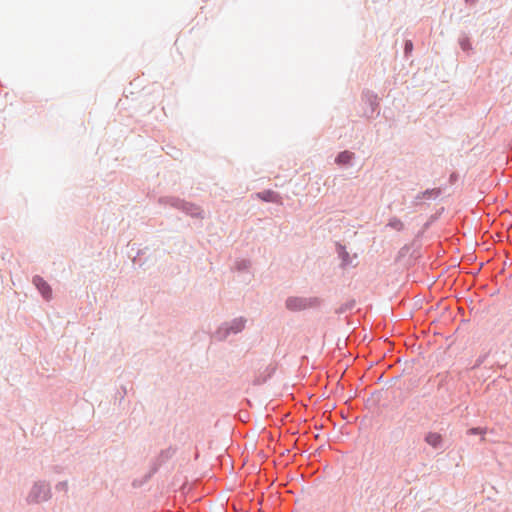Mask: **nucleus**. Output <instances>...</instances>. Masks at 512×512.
<instances>
[{"label": "nucleus", "instance_id": "obj_5", "mask_svg": "<svg viewBox=\"0 0 512 512\" xmlns=\"http://www.w3.org/2000/svg\"><path fill=\"white\" fill-rule=\"evenodd\" d=\"M425 441L432 447L434 448H437L441 442H442V437L440 434L438 433H429L427 434L426 438H425Z\"/></svg>", "mask_w": 512, "mask_h": 512}, {"label": "nucleus", "instance_id": "obj_6", "mask_svg": "<svg viewBox=\"0 0 512 512\" xmlns=\"http://www.w3.org/2000/svg\"><path fill=\"white\" fill-rule=\"evenodd\" d=\"M352 157H353V154H352L351 152H349V151H343V152H341V153L337 156V158H336V162H337L338 164H347V163H349V162L351 161Z\"/></svg>", "mask_w": 512, "mask_h": 512}, {"label": "nucleus", "instance_id": "obj_4", "mask_svg": "<svg viewBox=\"0 0 512 512\" xmlns=\"http://www.w3.org/2000/svg\"><path fill=\"white\" fill-rule=\"evenodd\" d=\"M257 197L266 202H278L280 197L273 191H264L257 194Z\"/></svg>", "mask_w": 512, "mask_h": 512}, {"label": "nucleus", "instance_id": "obj_8", "mask_svg": "<svg viewBox=\"0 0 512 512\" xmlns=\"http://www.w3.org/2000/svg\"><path fill=\"white\" fill-rule=\"evenodd\" d=\"M468 434H471V435L482 434V435H484L485 431L483 429H481V428H471L470 430H468Z\"/></svg>", "mask_w": 512, "mask_h": 512}, {"label": "nucleus", "instance_id": "obj_1", "mask_svg": "<svg viewBox=\"0 0 512 512\" xmlns=\"http://www.w3.org/2000/svg\"><path fill=\"white\" fill-rule=\"evenodd\" d=\"M290 310H303L311 306V302L303 298H289L286 302Z\"/></svg>", "mask_w": 512, "mask_h": 512}, {"label": "nucleus", "instance_id": "obj_3", "mask_svg": "<svg viewBox=\"0 0 512 512\" xmlns=\"http://www.w3.org/2000/svg\"><path fill=\"white\" fill-rule=\"evenodd\" d=\"M32 494L34 501L45 500L47 498V489L44 485L35 486Z\"/></svg>", "mask_w": 512, "mask_h": 512}, {"label": "nucleus", "instance_id": "obj_7", "mask_svg": "<svg viewBox=\"0 0 512 512\" xmlns=\"http://www.w3.org/2000/svg\"><path fill=\"white\" fill-rule=\"evenodd\" d=\"M389 226L396 230H401L403 228V223L399 219L394 218L390 220Z\"/></svg>", "mask_w": 512, "mask_h": 512}, {"label": "nucleus", "instance_id": "obj_9", "mask_svg": "<svg viewBox=\"0 0 512 512\" xmlns=\"http://www.w3.org/2000/svg\"><path fill=\"white\" fill-rule=\"evenodd\" d=\"M412 49V43L410 41H407L405 44V50L410 51Z\"/></svg>", "mask_w": 512, "mask_h": 512}, {"label": "nucleus", "instance_id": "obj_2", "mask_svg": "<svg viewBox=\"0 0 512 512\" xmlns=\"http://www.w3.org/2000/svg\"><path fill=\"white\" fill-rule=\"evenodd\" d=\"M33 282L46 299L51 297V288L41 277L36 276Z\"/></svg>", "mask_w": 512, "mask_h": 512}]
</instances>
